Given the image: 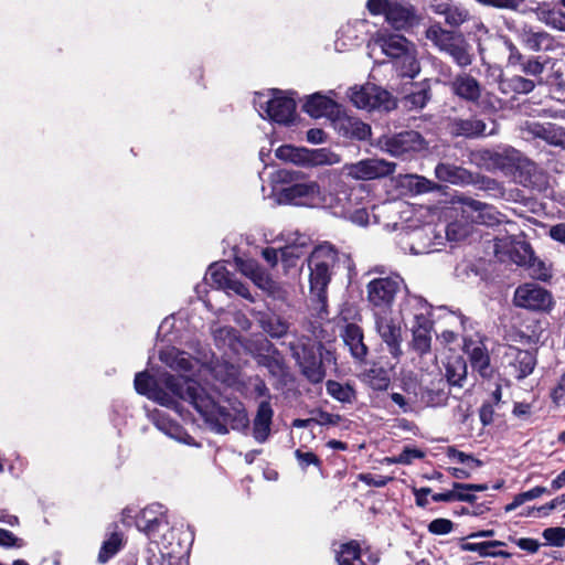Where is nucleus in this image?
I'll use <instances>...</instances> for the list:
<instances>
[{
	"instance_id": "36",
	"label": "nucleus",
	"mask_w": 565,
	"mask_h": 565,
	"mask_svg": "<svg viewBox=\"0 0 565 565\" xmlns=\"http://www.w3.org/2000/svg\"><path fill=\"white\" fill-rule=\"evenodd\" d=\"M494 163L502 170L512 171L522 166L523 157L514 148L507 147L494 153Z\"/></svg>"
},
{
	"instance_id": "19",
	"label": "nucleus",
	"mask_w": 565,
	"mask_h": 565,
	"mask_svg": "<svg viewBox=\"0 0 565 565\" xmlns=\"http://www.w3.org/2000/svg\"><path fill=\"white\" fill-rule=\"evenodd\" d=\"M369 22L366 20H355L348 22L338 32V39L335 41V49L338 51L345 50L347 46H353L359 43L360 40L367 32Z\"/></svg>"
},
{
	"instance_id": "35",
	"label": "nucleus",
	"mask_w": 565,
	"mask_h": 565,
	"mask_svg": "<svg viewBox=\"0 0 565 565\" xmlns=\"http://www.w3.org/2000/svg\"><path fill=\"white\" fill-rule=\"evenodd\" d=\"M305 166H333L341 161L338 153L328 148L306 149Z\"/></svg>"
},
{
	"instance_id": "25",
	"label": "nucleus",
	"mask_w": 565,
	"mask_h": 565,
	"mask_svg": "<svg viewBox=\"0 0 565 565\" xmlns=\"http://www.w3.org/2000/svg\"><path fill=\"white\" fill-rule=\"evenodd\" d=\"M416 324L413 326V348L419 353L425 354L430 351L431 323L425 315H415Z\"/></svg>"
},
{
	"instance_id": "7",
	"label": "nucleus",
	"mask_w": 565,
	"mask_h": 565,
	"mask_svg": "<svg viewBox=\"0 0 565 565\" xmlns=\"http://www.w3.org/2000/svg\"><path fill=\"white\" fill-rule=\"evenodd\" d=\"M292 350L303 376L313 384L321 383L326 377L321 345L307 341L298 343Z\"/></svg>"
},
{
	"instance_id": "20",
	"label": "nucleus",
	"mask_w": 565,
	"mask_h": 565,
	"mask_svg": "<svg viewBox=\"0 0 565 565\" xmlns=\"http://www.w3.org/2000/svg\"><path fill=\"white\" fill-rule=\"evenodd\" d=\"M281 239L286 242V245L280 248L285 267L296 266V260L301 256L302 247L306 245V236L298 232H287L281 234Z\"/></svg>"
},
{
	"instance_id": "62",
	"label": "nucleus",
	"mask_w": 565,
	"mask_h": 565,
	"mask_svg": "<svg viewBox=\"0 0 565 565\" xmlns=\"http://www.w3.org/2000/svg\"><path fill=\"white\" fill-rule=\"evenodd\" d=\"M341 417L335 414L319 411L317 416L313 417V423L320 426H335L340 423Z\"/></svg>"
},
{
	"instance_id": "13",
	"label": "nucleus",
	"mask_w": 565,
	"mask_h": 565,
	"mask_svg": "<svg viewBox=\"0 0 565 565\" xmlns=\"http://www.w3.org/2000/svg\"><path fill=\"white\" fill-rule=\"evenodd\" d=\"M395 163L384 159H364L355 163H348L343 167V172L355 180H372L386 177L394 172Z\"/></svg>"
},
{
	"instance_id": "61",
	"label": "nucleus",
	"mask_w": 565,
	"mask_h": 565,
	"mask_svg": "<svg viewBox=\"0 0 565 565\" xmlns=\"http://www.w3.org/2000/svg\"><path fill=\"white\" fill-rule=\"evenodd\" d=\"M0 546L2 547H21L23 541L17 537L12 532L0 529Z\"/></svg>"
},
{
	"instance_id": "32",
	"label": "nucleus",
	"mask_w": 565,
	"mask_h": 565,
	"mask_svg": "<svg viewBox=\"0 0 565 565\" xmlns=\"http://www.w3.org/2000/svg\"><path fill=\"white\" fill-rule=\"evenodd\" d=\"M443 52L449 54L452 60L461 67L468 66L472 62V55L469 52V45L460 34H456L443 50Z\"/></svg>"
},
{
	"instance_id": "52",
	"label": "nucleus",
	"mask_w": 565,
	"mask_h": 565,
	"mask_svg": "<svg viewBox=\"0 0 565 565\" xmlns=\"http://www.w3.org/2000/svg\"><path fill=\"white\" fill-rule=\"evenodd\" d=\"M213 335L215 341L220 345H228L233 348L235 345V342L237 341L236 332L233 328L230 327H220V328H213Z\"/></svg>"
},
{
	"instance_id": "8",
	"label": "nucleus",
	"mask_w": 565,
	"mask_h": 565,
	"mask_svg": "<svg viewBox=\"0 0 565 565\" xmlns=\"http://www.w3.org/2000/svg\"><path fill=\"white\" fill-rule=\"evenodd\" d=\"M349 97L355 107L365 110L388 111L396 106L394 97L387 90L374 84L350 88Z\"/></svg>"
},
{
	"instance_id": "47",
	"label": "nucleus",
	"mask_w": 565,
	"mask_h": 565,
	"mask_svg": "<svg viewBox=\"0 0 565 565\" xmlns=\"http://www.w3.org/2000/svg\"><path fill=\"white\" fill-rule=\"evenodd\" d=\"M521 42L531 51L539 52L544 42L548 39L545 32H533L532 30H522L520 34Z\"/></svg>"
},
{
	"instance_id": "64",
	"label": "nucleus",
	"mask_w": 565,
	"mask_h": 565,
	"mask_svg": "<svg viewBox=\"0 0 565 565\" xmlns=\"http://www.w3.org/2000/svg\"><path fill=\"white\" fill-rule=\"evenodd\" d=\"M545 23L561 31H565V13L561 11H548Z\"/></svg>"
},
{
	"instance_id": "11",
	"label": "nucleus",
	"mask_w": 565,
	"mask_h": 565,
	"mask_svg": "<svg viewBox=\"0 0 565 565\" xmlns=\"http://www.w3.org/2000/svg\"><path fill=\"white\" fill-rule=\"evenodd\" d=\"M493 247L498 258L501 260L508 258L518 266L523 267L531 262L534 254L527 242L518 239L514 235L495 237Z\"/></svg>"
},
{
	"instance_id": "50",
	"label": "nucleus",
	"mask_w": 565,
	"mask_h": 565,
	"mask_svg": "<svg viewBox=\"0 0 565 565\" xmlns=\"http://www.w3.org/2000/svg\"><path fill=\"white\" fill-rule=\"evenodd\" d=\"M504 543L501 541H489L480 543H465L462 550L477 552L480 556H492L494 555V547L503 546Z\"/></svg>"
},
{
	"instance_id": "16",
	"label": "nucleus",
	"mask_w": 565,
	"mask_h": 565,
	"mask_svg": "<svg viewBox=\"0 0 565 565\" xmlns=\"http://www.w3.org/2000/svg\"><path fill=\"white\" fill-rule=\"evenodd\" d=\"M521 131L524 139L540 138L550 145L565 148V129L556 125L526 121Z\"/></svg>"
},
{
	"instance_id": "55",
	"label": "nucleus",
	"mask_w": 565,
	"mask_h": 565,
	"mask_svg": "<svg viewBox=\"0 0 565 565\" xmlns=\"http://www.w3.org/2000/svg\"><path fill=\"white\" fill-rule=\"evenodd\" d=\"M543 537L554 546H563L565 543V527H547L543 531Z\"/></svg>"
},
{
	"instance_id": "63",
	"label": "nucleus",
	"mask_w": 565,
	"mask_h": 565,
	"mask_svg": "<svg viewBox=\"0 0 565 565\" xmlns=\"http://www.w3.org/2000/svg\"><path fill=\"white\" fill-rule=\"evenodd\" d=\"M511 541L521 550L534 554L539 551L541 544L537 540L530 537L511 539Z\"/></svg>"
},
{
	"instance_id": "39",
	"label": "nucleus",
	"mask_w": 565,
	"mask_h": 565,
	"mask_svg": "<svg viewBox=\"0 0 565 565\" xmlns=\"http://www.w3.org/2000/svg\"><path fill=\"white\" fill-rule=\"evenodd\" d=\"M339 565H365L361 558V550L356 542L343 544L338 553Z\"/></svg>"
},
{
	"instance_id": "5",
	"label": "nucleus",
	"mask_w": 565,
	"mask_h": 565,
	"mask_svg": "<svg viewBox=\"0 0 565 565\" xmlns=\"http://www.w3.org/2000/svg\"><path fill=\"white\" fill-rule=\"evenodd\" d=\"M254 105L260 117L277 124L289 125L296 116L295 100L279 90L256 94Z\"/></svg>"
},
{
	"instance_id": "12",
	"label": "nucleus",
	"mask_w": 565,
	"mask_h": 565,
	"mask_svg": "<svg viewBox=\"0 0 565 565\" xmlns=\"http://www.w3.org/2000/svg\"><path fill=\"white\" fill-rule=\"evenodd\" d=\"M383 150L394 157L418 152L425 149V140L414 130L385 136L380 140Z\"/></svg>"
},
{
	"instance_id": "26",
	"label": "nucleus",
	"mask_w": 565,
	"mask_h": 565,
	"mask_svg": "<svg viewBox=\"0 0 565 565\" xmlns=\"http://www.w3.org/2000/svg\"><path fill=\"white\" fill-rule=\"evenodd\" d=\"M451 89L457 96L469 102L478 100L481 95L479 82L467 73L459 74L454 78Z\"/></svg>"
},
{
	"instance_id": "1",
	"label": "nucleus",
	"mask_w": 565,
	"mask_h": 565,
	"mask_svg": "<svg viewBox=\"0 0 565 565\" xmlns=\"http://www.w3.org/2000/svg\"><path fill=\"white\" fill-rule=\"evenodd\" d=\"M160 360L180 375L162 373L153 379L147 372L135 377V388L156 403L175 411L182 416L181 402H189L206 425L217 434L228 429L244 430L249 418L243 403L236 398H222L215 392L202 386L199 380L211 374L221 383L233 386L238 379V369L225 361L207 366L175 348L160 352Z\"/></svg>"
},
{
	"instance_id": "51",
	"label": "nucleus",
	"mask_w": 565,
	"mask_h": 565,
	"mask_svg": "<svg viewBox=\"0 0 565 565\" xmlns=\"http://www.w3.org/2000/svg\"><path fill=\"white\" fill-rule=\"evenodd\" d=\"M521 72L526 75L540 77L545 70V63L540 60L539 56H530L523 58L519 64Z\"/></svg>"
},
{
	"instance_id": "33",
	"label": "nucleus",
	"mask_w": 565,
	"mask_h": 565,
	"mask_svg": "<svg viewBox=\"0 0 565 565\" xmlns=\"http://www.w3.org/2000/svg\"><path fill=\"white\" fill-rule=\"evenodd\" d=\"M335 196H344L342 201L343 214H334L335 216L349 218L352 223L364 226L370 222V214L365 209L352 210L351 198L345 190L337 191Z\"/></svg>"
},
{
	"instance_id": "9",
	"label": "nucleus",
	"mask_w": 565,
	"mask_h": 565,
	"mask_svg": "<svg viewBox=\"0 0 565 565\" xmlns=\"http://www.w3.org/2000/svg\"><path fill=\"white\" fill-rule=\"evenodd\" d=\"M462 216L472 223L483 224L487 226H494L505 223L509 227H514V223L505 222L502 215L495 207L482 203L470 198H460Z\"/></svg>"
},
{
	"instance_id": "15",
	"label": "nucleus",
	"mask_w": 565,
	"mask_h": 565,
	"mask_svg": "<svg viewBox=\"0 0 565 565\" xmlns=\"http://www.w3.org/2000/svg\"><path fill=\"white\" fill-rule=\"evenodd\" d=\"M204 279L216 289H222L227 294L235 292L245 299L253 300L247 287L234 279L222 264L211 265Z\"/></svg>"
},
{
	"instance_id": "23",
	"label": "nucleus",
	"mask_w": 565,
	"mask_h": 565,
	"mask_svg": "<svg viewBox=\"0 0 565 565\" xmlns=\"http://www.w3.org/2000/svg\"><path fill=\"white\" fill-rule=\"evenodd\" d=\"M463 349L469 355L471 366L477 370L481 376H490L492 370L486 347L481 342L465 340Z\"/></svg>"
},
{
	"instance_id": "60",
	"label": "nucleus",
	"mask_w": 565,
	"mask_h": 565,
	"mask_svg": "<svg viewBox=\"0 0 565 565\" xmlns=\"http://www.w3.org/2000/svg\"><path fill=\"white\" fill-rule=\"evenodd\" d=\"M505 49L509 51L508 64L511 66L519 65L524 58L518 47L508 38H502Z\"/></svg>"
},
{
	"instance_id": "43",
	"label": "nucleus",
	"mask_w": 565,
	"mask_h": 565,
	"mask_svg": "<svg viewBox=\"0 0 565 565\" xmlns=\"http://www.w3.org/2000/svg\"><path fill=\"white\" fill-rule=\"evenodd\" d=\"M456 34L443 29L439 24L435 23L429 25L426 30V38L433 42L440 51L454 39Z\"/></svg>"
},
{
	"instance_id": "42",
	"label": "nucleus",
	"mask_w": 565,
	"mask_h": 565,
	"mask_svg": "<svg viewBox=\"0 0 565 565\" xmlns=\"http://www.w3.org/2000/svg\"><path fill=\"white\" fill-rule=\"evenodd\" d=\"M121 535L117 532L111 533L100 547L98 553V562L102 564L107 563L115 554L118 553V551L121 548Z\"/></svg>"
},
{
	"instance_id": "34",
	"label": "nucleus",
	"mask_w": 565,
	"mask_h": 565,
	"mask_svg": "<svg viewBox=\"0 0 565 565\" xmlns=\"http://www.w3.org/2000/svg\"><path fill=\"white\" fill-rule=\"evenodd\" d=\"M433 9L437 14L445 15L446 22L451 26H459L466 22L470 13L467 9L457 6L433 4Z\"/></svg>"
},
{
	"instance_id": "59",
	"label": "nucleus",
	"mask_w": 565,
	"mask_h": 565,
	"mask_svg": "<svg viewBox=\"0 0 565 565\" xmlns=\"http://www.w3.org/2000/svg\"><path fill=\"white\" fill-rule=\"evenodd\" d=\"M428 100L427 92L422 89L405 97V104L409 108L420 109Z\"/></svg>"
},
{
	"instance_id": "53",
	"label": "nucleus",
	"mask_w": 565,
	"mask_h": 565,
	"mask_svg": "<svg viewBox=\"0 0 565 565\" xmlns=\"http://www.w3.org/2000/svg\"><path fill=\"white\" fill-rule=\"evenodd\" d=\"M470 234V227L460 222H452L446 227V236L451 242H460Z\"/></svg>"
},
{
	"instance_id": "18",
	"label": "nucleus",
	"mask_w": 565,
	"mask_h": 565,
	"mask_svg": "<svg viewBox=\"0 0 565 565\" xmlns=\"http://www.w3.org/2000/svg\"><path fill=\"white\" fill-rule=\"evenodd\" d=\"M337 132L345 138L365 140L371 135V127L356 117L347 114H337L333 119Z\"/></svg>"
},
{
	"instance_id": "3",
	"label": "nucleus",
	"mask_w": 565,
	"mask_h": 565,
	"mask_svg": "<svg viewBox=\"0 0 565 565\" xmlns=\"http://www.w3.org/2000/svg\"><path fill=\"white\" fill-rule=\"evenodd\" d=\"M373 45L386 56L399 61L403 76L413 78L419 73L415 45L405 36L380 31L373 38Z\"/></svg>"
},
{
	"instance_id": "17",
	"label": "nucleus",
	"mask_w": 565,
	"mask_h": 565,
	"mask_svg": "<svg viewBox=\"0 0 565 565\" xmlns=\"http://www.w3.org/2000/svg\"><path fill=\"white\" fill-rule=\"evenodd\" d=\"M238 270L249 278L259 289L274 295L278 289L271 276L254 259H236Z\"/></svg>"
},
{
	"instance_id": "46",
	"label": "nucleus",
	"mask_w": 565,
	"mask_h": 565,
	"mask_svg": "<svg viewBox=\"0 0 565 565\" xmlns=\"http://www.w3.org/2000/svg\"><path fill=\"white\" fill-rule=\"evenodd\" d=\"M546 492H547V489L545 487L537 486V487L532 488L529 491L519 493L513 498V501L511 503L505 505L504 511L511 512V511L515 510L516 508L521 507L522 504H524L525 502L537 499Z\"/></svg>"
},
{
	"instance_id": "14",
	"label": "nucleus",
	"mask_w": 565,
	"mask_h": 565,
	"mask_svg": "<svg viewBox=\"0 0 565 565\" xmlns=\"http://www.w3.org/2000/svg\"><path fill=\"white\" fill-rule=\"evenodd\" d=\"M375 329L381 339L386 343L391 354L398 358L402 354V329L391 315L385 311H375Z\"/></svg>"
},
{
	"instance_id": "24",
	"label": "nucleus",
	"mask_w": 565,
	"mask_h": 565,
	"mask_svg": "<svg viewBox=\"0 0 565 565\" xmlns=\"http://www.w3.org/2000/svg\"><path fill=\"white\" fill-rule=\"evenodd\" d=\"M386 21L396 30L406 29L416 22V15L412 6L393 0Z\"/></svg>"
},
{
	"instance_id": "28",
	"label": "nucleus",
	"mask_w": 565,
	"mask_h": 565,
	"mask_svg": "<svg viewBox=\"0 0 565 565\" xmlns=\"http://www.w3.org/2000/svg\"><path fill=\"white\" fill-rule=\"evenodd\" d=\"M342 338L354 359L362 360L366 355L367 349L363 342L362 329L359 326L354 323L347 324Z\"/></svg>"
},
{
	"instance_id": "58",
	"label": "nucleus",
	"mask_w": 565,
	"mask_h": 565,
	"mask_svg": "<svg viewBox=\"0 0 565 565\" xmlns=\"http://www.w3.org/2000/svg\"><path fill=\"white\" fill-rule=\"evenodd\" d=\"M449 457L454 458L458 462L465 463L469 470H473L481 466V461L473 458L470 455H467L462 451L450 449L449 450Z\"/></svg>"
},
{
	"instance_id": "6",
	"label": "nucleus",
	"mask_w": 565,
	"mask_h": 565,
	"mask_svg": "<svg viewBox=\"0 0 565 565\" xmlns=\"http://www.w3.org/2000/svg\"><path fill=\"white\" fill-rule=\"evenodd\" d=\"M404 289L406 285L399 275L375 278L366 286L367 300L376 311H385Z\"/></svg>"
},
{
	"instance_id": "40",
	"label": "nucleus",
	"mask_w": 565,
	"mask_h": 565,
	"mask_svg": "<svg viewBox=\"0 0 565 565\" xmlns=\"http://www.w3.org/2000/svg\"><path fill=\"white\" fill-rule=\"evenodd\" d=\"M467 365L460 358L456 356L446 364V377L449 384L461 386V382L466 379Z\"/></svg>"
},
{
	"instance_id": "30",
	"label": "nucleus",
	"mask_w": 565,
	"mask_h": 565,
	"mask_svg": "<svg viewBox=\"0 0 565 565\" xmlns=\"http://www.w3.org/2000/svg\"><path fill=\"white\" fill-rule=\"evenodd\" d=\"M510 354L513 356L510 365L514 370V376L522 380L530 375L535 366V358L530 351L519 350L516 348L510 349Z\"/></svg>"
},
{
	"instance_id": "2",
	"label": "nucleus",
	"mask_w": 565,
	"mask_h": 565,
	"mask_svg": "<svg viewBox=\"0 0 565 565\" xmlns=\"http://www.w3.org/2000/svg\"><path fill=\"white\" fill-rule=\"evenodd\" d=\"M337 191H327L316 181L296 182L282 188L277 200L282 204L310 209H328L332 214H343L344 196H335Z\"/></svg>"
},
{
	"instance_id": "10",
	"label": "nucleus",
	"mask_w": 565,
	"mask_h": 565,
	"mask_svg": "<svg viewBox=\"0 0 565 565\" xmlns=\"http://www.w3.org/2000/svg\"><path fill=\"white\" fill-rule=\"evenodd\" d=\"M514 305L532 311H546L553 306V297L545 288L534 282L519 286L514 291Z\"/></svg>"
},
{
	"instance_id": "57",
	"label": "nucleus",
	"mask_w": 565,
	"mask_h": 565,
	"mask_svg": "<svg viewBox=\"0 0 565 565\" xmlns=\"http://www.w3.org/2000/svg\"><path fill=\"white\" fill-rule=\"evenodd\" d=\"M393 0H367L366 9L372 15L387 17Z\"/></svg>"
},
{
	"instance_id": "41",
	"label": "nucleus",
	"mask_w": 565,
	"mask_h": 565,
	"mask_svg": "<svg viewBox=\"0 0 565 565\" xmlns=\"http://www.w3.org/2000/svg\"><path fill=\"white\" fill-rule=\"evenodd\" d=\"M326 386L328 394L341 403H353L355 399V391L349 384L328 381Z\"/></svg>"
},
{
	"instance_id": "45",
	"label": "nucleus",
	"mask_w": 565,
	"mask_h": 565,
	"mask_svg": "<svg viewBox=\"0 0 565 565\" xmlns=\"http://www.w3.org/2000/svg\"><path fill=\"white\" fill-rule=\"evenodd\" d=\"M306 148H296L290 145L281 146L276 150V157L282 161H289L295 164H306Z\"/></svg>"
},
{
	"instance_id": "21",
	"label": "nucleus",
	"mask_w": 565,
	"mask_h": 565,
	"mask_svg": "<svg viewBox=\"0 0 565 565\" xmlns=\"http://www.w3.org/2000/svg\"><path fill=\"white\" fill-rule=\"evenodd\" d=\"M152 419L156 427L170 438L185 445L198 446L194 439L179 424L169 419L163 412L156 411Z\"/></svg>"
},
{
	"instance_id": "31",
	"label": "nucleus",
	"mask_w": 565,
	"mask_h": 565,
	"mask_svg": "<svg viewBox=\"0 0 565 565\" xmlns=\"http://www.w3.org/2000/svg\"><path fill=\"white\" fill-rule=\"evenodd\" d=\"M535 86L536 83L533 79L521 75H514L509 78L501 77L499 79V89L504 95H509L511 93L526 95L532 93Z\"/></svg>"
},
{
	"instance_id": "37",
	"label": "nucleus",
	"mask_w": 565,
	"mask_h": 565,
	"mask_svg": "<svg viewBox=\"0 0 565 565\" xmlns=\"http://www.w3.org/2000/svg\"><path fill=\"white\" fill-rule=\"evenodd\" d=\"M445 383L439 376L435 387H422L419 399L425 406L436 407L444 405L447 399V394L444 391Z\"/></svg>"
},
{
	"instance_id": "4",
	"label": "nucleus",
	"mask_w": 565,
	"mask_h": 565,
	"mask_svg": "<svg viewBox=\"0 0 565 565\" xmlns=\"http://www.w3.org/2000/svg\"><path fill=\"white\" fill-rule=\"evenodd\" d=\"M338 253L330 244H321L309 257L310 292L320 301H326V289L331 278V269Z\"/></svg>"
},
{
	"instance_id": "22",
	"label": "nucleus",
	"mask_w": 565,
	"mask_h": 565,
	"mask_svg": "<svg viewBox=\"0 0 565 565\" xmlns=\"http://www.w3.org/2000/svg\"><path fill=\"white\" fill-rule=\"evenodd\" d=\"M303 110L313 118L331 117L338 114V104L329 96L316 93L303 104Z\"/></svg>"
},
{
	"instance_id": "48",
	"label": "nucleus",
	"mask_w": 565,
	"mask_h": 565,
	"mask_svg": "<svg viewBox=\"0 0 565 565\" xmlns=\"http://www.w3.org/2000/svg\"><path fill=\"white\" fill-rule=\"evenodd\" d=\"M435 173L441 181L457 183L462 178L465 170L450 164L440 163L436 167Z\"/></svg>"
},
{
	"instance_id": "49",
	"label": "nucleus",
	"mask_w": 565,
	"mask_h": 565,
	"mask_svg": "<svg viewBox=\"0 0 565 565\" xmlns=\"http://www.w3.org/2000/svg\"><path fill=\"white\" fill-rule=\"evenodd\" d=\"M525 267L530 270V275L537 280L546 281L552 276L550 266L536 258L534 254L531 262H529Z\"/></svg>"
},
{
	"instance_id": "29",
	"label": "nucleus",
	"mask_w": 565,
	"mask_h": 565,
	"mask_svg": "<svg viewBox=\"0 0 565 565\" xmlns=\"http://www.w3.org/2000/svg\"><path fill=\"white\" fill-rule=\"evenodd\" d=\"M274 412L268 402H262L254 419L253 434L258 443H264L270 434Z\"/></svg>"
},
{
	"instance_id": "38",
	"label": "nucleus",
	"mask_w": 565,
	"mask_h": 565,
	"mask_svg": "<svg viewBox=\"0 0 565 565\" xmlns=\"http://www.w3.org/2000/svg\"><path fill=\"white\" fill-rule=\"evenodd\" d=\"M431 232L433 231L430 227H424V228L415 230L411 233L409 249L413 254H416V255L426 254L431 250L430 249V241H429V234Z\"/></svg>"
},
{
	"instance_id": "56",
	"label": "nucleus",
	"mask_w": 565,
	"mask_h": 565,
	"mask_svg": "<svg viewBox=\"0 0 565 565\" xmlns=\"http://www.w3.org/2000/svg\"><path fill=\"white\" fill-rule=\"evenodd\" d=\"M454 501L473 502L476 497L471 493L468 483L455 482L452 484Z\"/></svg>"
},
{
	"instance_id": "44",
	"label": "nucleus",
	"mask_w": 565,
	"mask_h": 565,
	"mask_svg": "<svg viewBox=\"0 0 565 565\" xmlns=\"http://www.w3.org/2000/svg\"><path fill=\"white\" fill-rule=\"evenodd\" d=\"M260 324L263 330L274 338L284 337L288 331L287 322L275 315L264 317Z\"/></svg>"
},
{
	"instance_id": "54",
	"label": "nucleus",
	"mask_w": 565,
	"mask_h": 565,
	"mask_svg": "<svg viewBox=\"0 0 565 565\" xmlns=\"http://www.w3.org/2000/svg\"><path fill=\"white\" fill-rule=\"evenodd\" d=\"M454 530V523L444 518L435 519L428 524V531L435 535H446Z\"/></svg>"
},
{
	"instance_id": "27",
	"label": "nucleus",
	"mask_w": 565,
	"mask_h": 565,
	"mask_svg": "<svg viewBox=\"0 0 565 565\" xmlns=\"http://www.w3.org/2000/svg\"><path fill=\"white\" fill-rule=\"evenodd\" d=\"M451 134L468 138L493 135L494 129L487 131V125L477 118L456 119L450 126Z\"/></svg>"
}]
</instances>
